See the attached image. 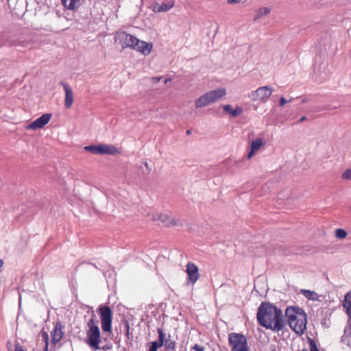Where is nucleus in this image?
Instances as JSON below:
<instances>
[{"mask_svg":"<svg viewBox=\"0 0 351 351\" xmlns=\"http://www.w3.org/2000/svg\"><path fill=\"white\" fill-rule=\"evenodd\" d=\"M62 335L63 332L62 330L61 326L57 324L51 332V337L53 343L59 341L62 339Z\"/></svg>","mask_w":351,"mask_h":351,"instance_id":"17","label":"nucleus"},{"mask_svg":"<svg viewBox=\"0 0 351 351\" xmlns=\"http://www.w3.org/2000/svg\"><path fill=\"white\" fill-rule=\"evenodd\" d=\"M306 119V117H302L299 120V123H302Z\"/></svg>","mask_w":351,"mask_h":351,"instance_id":"34","label":"nucleus"},{"mask_svg":"<svg viewBox=\"0 0 351 351\" xmlns=\"http://www.w3.org/2000/svg\"><path fill=\"white\" fill-rule=\"evenodd\" d=\"M186 134H191L190 130H187V131H186Z\"/></svg>","mask_w":351,"mask_h":351,"instance_id":"39","label":"nucleus"},{"mask_svg":"<svg viewBox=\"0 0 351 351\" xmlns=\"http://www.w3.org/2000/svg\"><path fill=\"white\" fill-rule=\"evenodd\" d=\"M65 92L64 106L66 108H70L73 103V92L71 86L63 82H60Z\"/></svg>","mask_w":351,"mask_h":351,"instance_id":"13","label":"nucleus"},{"mask_svg":"<svg viewBox=\"0 0 351 351\" xmlns=\"http://www.w3.org/2000/svg\"><path fill=\"white\" fill-rule=\"evenodd\" d=\"M165 218H166V215L161 216V220L162 222L165 223L167 226L171 225V223L166 222L165 220Z\"/></svg>","mask_w":351,"mask_h":351,"instance_id":"32","label":"nucleus"},{"mask_svg":"<svg viewBox=\"0 0 351 351\" xmlns=\"http://www.w3.org/2000/svg\"><path fill=\"white\" fill-rule=\"evenodd\" d=\"M294 99V98L293 97H291L289 100H287L289 101V103L291 102Z\"/></svg>","mask_w":351,"mask_h":351,"instance_id":"36","label":"nucleus"},{"mask_svg":"<svg viewBox=\"0 0 351 351\" xmlns=\"http://www.w3.org/2000/svg\"><path fill=\"white\" fill-rule=\"evenodd\" d=\"M300 292L306 298L309 300L317 301L319 300V295L313 291L301 289Z\"/></svg>","mask_w":351,"mask_h":351,"instance_id":"19","label":"nucleus"},{"mask_svg":"<svg viewBox=\"0 0 351 351\" xmlns=\"http://www.w3.org/2000/svg\"><path fill=\"white\" fill-rule=\"evenodd\" d=\"M157 332L158 334V341H152V343H156L158 346V348H160L163 346L167 337L168 333H165L162 328H158Z\"/></svg>","mask_w":351,"mask_h":351,"instance_id":"18","label":"nucleus"},{"mask_svg":"<svg viewBox=\"0 0 351 351\" xmlns=\"http://www.w3.org/2000/svg\"><path fill=\"white\" fill-rule=\"evenodd\" d=\"M20 45L25 46V43H22L21 44H19Z\"/></svg>","mask_w":351,"mask_h":351,"instance_id":"40","label":"nucleus"},{"mask_svg":"<svg viewBox=\"0 0 351 351\" xmlns=\"http://www.w3.org/2000/svg\"><path fill=\"white\" fill-rule=\"evenodd\" d=\"M223 109L225 112H228L234 117L239 116L242 112L241 108L237 107L235 109H232L230 105H224Z\"/></svg>","mask_w":351,"mask_h":351,"instance_id":"21","label":"nucleus"},{"mask_svg":"<svg viewBox=\"0 0 351 351\" xmlns=\"http://www.w3.org/2000/svg\"><path fill=\"white\" fill-rule=\"evenodd\" d=\"M14 351H25L23 348L19 344L16 343L14 346Z\"/></svg>","mask_w":351,"mask_h":351,"instance_id":"29","label":"nucleus"},{"mask_svg":"<svg viewBox=\"0 0 351 351\" xmlns=\"http://www.w3.org/2000/svg\"><path fill=\"white\" fill-rule=\"evenodd\" d=\"M129 329H130V326H129L128 324H126V330H127L126 336L128 337V339H129V335H130Z\"/></svg>","mask_w":351,"mask_h":351,"instance_id":"33","label":"nucleus"},{"mask_svg":"<svg viewBox=\"0 0 351 351\" xmlns=\"http://www.w3.org/2000/svg\"><path fill=\"white\" fill-rule=\"evenodd\" d=\"M145 166L146 167V168L147 169V170H148L149 171H150V169L149 168V167H148V164H147V162H145Z\"/></svg>","mask_w":351,"mask_h":351,"instance_id":"35","label":"nucleus"},{"mask_svg":"<svg viewBox=\"0 0 351 351\" xmlns=\"http://www.w3.org/2000/svg\"><path fill=\"white\" fill-rule=\"evenodd\" d=\"M271 12V9L267 7L259 8L256 12L255 19L261 18L262 16H267Z\"/></svg>","mask_w":351,"mask_h":351,"instance_id":"22","label":"nucleus"},{"mask_svg":"<svg viewBox=\"0 0 351 351\" xmlns=\"http://www.w3.org/2000/svg\"><path fill=\"white\" fill-rule=\"evenodd\" d=\"M186 273L187 274V285H194L199 278V269L193 263H187Z\"/></svg>","mask_w":351,"mask_h":351,"instance_id":"10","label":"nucleus"},{"mask_svg":"<svg viewBox=\"0 0 351 351\" xmlns=\"http://www.w3.org/2000/svg\"><path fill=\"white\" fill-rule=\"evenodd\" d=\"M263 144L264 143L262 138H257L253 141L251 143L250 152L248 153L247 158H251L254 153L257 152Z\"/></svg>","mask_w":351,"mask_h":351,"instance_id":"16","label":"nucleus"},{"mask_svg":"<svg viewBox=\"0 0 351 351\" xmlns=\"http://www.w3.org/2000/svg\"><path fill=\"white\" fill-rule=\"evenodd\" d=\"M171 80L170 79H166L165 80V84H167V82H169Z\"/></svg>","mask_w":351,"mask_h":351,"instance_id":"37","label":"nucleus"},{"mask_svg":"<svg viewBox=\"0 0 351 351\" xmlns=\"http://www.w3.org/2000/svg\"><path fill=\"white\" fill-rule=\"evenodd\" d=\"M134 43V47H132V49L141 53L144 56L149 55L153 48L152 43H146L138 38H136V41Z\"/></svg>","mask_w":351,"mask_h":351,"instance_id":"12","label":"nucleus"},{"mask_svg":"<svg viewBox=\"0 0 351 351\" xmlns=\"http://www.w3.org/2000/svg\"><path fill=\"white\" fill-rule=\"evenodd\" d=\"M310 351H319L315 343L313 341H310Z\"/></svg>","mask_w":351,"mask_h":351,"instance_id":"25","label":"nucleus"},{"mask_svg":"<svg viewBox=\"0 0 351 351\" xmlns=\"http://www.w3.org/2000/svg\"><path fill=\"white\" fill-rule=\"evenodd\" d=\"M287 103H289V101L285 97H281L280 98V101H279L280 106L282 107V106H284Z\"/></svg>","mask_w":351,"mask_h":351,"instance_id":"28","label":"nucleus"},{"mask_svg":"<svg viewBox=\"0 0 351 351\" xmlns=\"http://www.w3.org/2000/svg\"><path fill=\"white\" fill-rule=\"evenodd\" d=\"M228 342L232 351H250L247 339L243 334L237 332L229 334Z\"/></svg>","mask_w":351,"mask_h":351,"instance_id":"5","label":"nucleus"},{"mask_svg":"<svg viewBox=\"0 0 351 351\" xmlns=\"http://www.w3.org/2000/svg\"><path fill=\"white\" fill-rule=\"evenodd\" d=\"M306 101H307V100H306V99H303L302 100V103L306 102Z\"/></svg>","mask_w":351,"mask_h":351,"instance_id":"38","label":"nucleus"},{"mask_svg":"<svg viewBox=\"0 0 351 351\" xmlns=\"http://www.w3.org/2000/svg\"><path fill=\"white\" fill-rule=\"evenodd\" d=\"M347 234H347L346 231L344 230L343 229L339 228L335 230V237L337 239H345L346 237Z\"/></svg>","mask_w":351,"mask_h":351,"instance_id":"23","label":"nucleus"},{"mask_svg":"<svg viewBox=\"0 0 351 351\" xmlns=\"http://www.w3.org/2000/svg\"><path fill=\"white\" fill-rule=\"evenodd\" d=\"M86 343L94 350H99L101 342V334L98 326V322L95 319V316L87 323Z\"/></svg>","mask_w":351,"mask_h":351,"instance_id":"3","label":"nucleus"},{"mask_svg":"<svg viewBox=\"0 0 351 351\" xmlns=\"http://www.w3.org/2000/svg\"><path fill=\"white\" fill-rule=\"evenodd\" d=\"M3 45V43H1V44H0V46H1V45Z\"/></svg>","mask_w":351,"mask_h":351,"instance_id":"41","label":"nucleus"},{"mask_svg":"<svg viewBox=\"0 0 351 351\" xmlns=\"http://www.w3.org/2000/svg\"><path fill=\"white\" fill-rule=\"evenodd\" d=\"M256 317L258 324L267 329L280 331L285 327L282 311L269 303L259 306Z\"/></svg>","mask_w":351,"mask_h":351,"instance_id":"1","label":"nucleus"},{"mask_svg":"<svg viewBox=\"0 0 351 351\" xmlns=\"http://www.w3.org/2000/svg\"><path fill=\"white\" fill-rule=\"evenodd\" d=\"M114 38L121 45L122 48L124 49L134 47V42L136 41L137 38L121 31L116 33Z\"/></svg>","mask_w":351,"mask_h":351,"instance_id":"9","label":"nucleus"},{"mask_svg":"<svg viewBox=\"0 0 351 351\" xmlns=\"http://www.w3.org/2000/svg\"><path fill=\"white\" fill-rule=\"evenodd\" d=\"M174 6V1H170L167 3H162L159 4L158 3H154L152 5V10L154 12H165L170 10Z\"/></svg>","mask_w":351,"mask_h":351,"instance_id":"14","label":"nucleus"},{"mask_svg":"<svg viewBox=\"0 0 351 351\" xmlns=\"http://www.w3.org/2000/svg\"><path fill=\"white\" fill-rule=\"evenodd\" d=\"M226 95V90L224 88H217L208 91L201 95L195 102L196 108H202L211 104Z\"/></svg>","mask_w":351,"mask_h":351,"instance_id":"4","label":"nucleus"},{"mask_svg":"<svg viewBox=\"0 0 351 351\" xmlns=\"http://www.w3.org/2000/svg\"><path fill=\"white\" fill-rule=\"evenodd\" d=\"M84 149L95 154H116L119 153V149L112 145L101 144L99 145H88Z\"/></svg>","mask_w":351,"mask_h":351,"instance_id":"8","label":"nucleus"},{"mask_svg":"<svg viewBox=\"0 0 351 351\" xmlns=\"http://www.w3.org/2000/svg\"><path fill=\"white\" fill-rule=\"evenodd\" d=\"M192 349L194 351H204V348L203 346H199V344H195Z\"/></svg>","mask_w":351,"mask_h":351,"instance_id":"26","label":"nucleus"},{"mask_svg":"<svg viewBox=\"0 0 351 351\" xmlns=\"http://www.w3.org/2000/svg\"><path fill=\"white\" fill-rule=\"evenodd\" d=\"M162 78V77H154L152 78V82L154 83H157L160 82Z\"/></svg>","mask_w":351,"mask_h":351,"instance_id":"30","label":"nucleus"},{"mask_svg":"<svg viewBox=\"0 0 351 351\" xmlns=\"http://www.w3.org/2000/svg\"><path fill=\"white\" fill-rule=\"evenodd\" d=\"M98 311L100 313L101 328L103 331L112 332V312L108 306H99Z\"/></svg>","mask_w":351,"mask_h":351,"instance_id":"7","label":"nucleus"},{"mask_svg":"<svg viewBox=\"0 0 351 351\" xmlns=\"http://www.w3.org/2000/svg\"><path fill=\"white\" fill-rule=\"evenodd\" d=\"M285 315L289 326L296 333L302 335L306 329V315L304 311L295 306L287 308Z\"/></svg>","mask_w":351,"mask_h":351,"instance_id":"2","label":"nucleus"},{"mask_svg":"<svg viewBox=\"0 0 351 351\" xmlns=\"http://www.w3.org/2000/svg\"><path fill=\"white\" fill-rule=\"evenodd\" d=\"M158 348L156 343H151L148 351H157Z\"/></svg>","mask_w":351,"mask_h":351,"instance_id":"27","label":"nucleus"},{"mask_svg":"<svg viewBox=\"0 0 351 351\" xmlns=\"http://www.w3.org/2000/svg\"><path fill=\"white\" fill-rule=\"evenodd\" d=\"M273 93V88L269 86H264L258 88L256 90L251 91L248 97L252 101H260L266 103Z\"/></svg>","mask_w":351,"mask_h":351,"instance_id":"6","label":"nucleus"},{"mask_svg":"<svg viewBox=\"0 0 351 351\" xmlns=\"http://www.w3.org/2000/svg\"><path fill=\"white\" fill-rule=\"evenodd\" d=\"M165 346L166 351H174L176 348V341L172 339L171 335L168 333L167 337L163 345Z\"/></svg>","mask_w":351,"mask_h":351,"instance_id":"20","label":"nucleus"},{"mask_svg":"<svg viewBox=\"0 0 351 351\" xmlns=\"http://www.w3.org/2000/svg\"><path fill=\"white\" fill-rule=\"evenodd\" d=\"M241 1V0H227V2L229 4H235L239 3Z\"/></svg>","mask_w":351,"mask_h":351,"instance_id":"31","label":"nucleus"},{"mask_svg":"<svg viewBox=\"0 0 351 351\" xmlns=\"http://www.w3.org/2000/svg\"><path fill=\"white\" fill-rule=\"evenodd\" d=\"M64 7L70 10H75L81 5L82 0H61Z\"/></svg>","mask_w":351,"mask_h":351,"instance_id":"15","label":"nucleus"},{"mask_svg":"<svg viewBox=\"0 0 351 351\" xmlns=\"http://www.w3.org/2000/svg\"><path fill=\"white\" fill-rule=\"evenodd\" d=\"M51 117V114H44L39 118L36 119L35 121H32L30 124L26 126L27 130H37L43 128L45 125H47Z\"/></svg>","mask_w":351,"mask_h":351,"instance_id":"11","label":"nucleus"},{"mask_svg":"<svg viewBox=\"0 0 351 351\" xmlns=\"http://www.w3.org/2000/svg\"><path fill=\"white\" fill-rule=\"evenodd\" d=\"M341 178L343 180H351V169H348L343 171Z\"/></svg>","mask_w":351,"mask_h":351,"instance_id":"24","label":"nucleus"}]
</instances>
